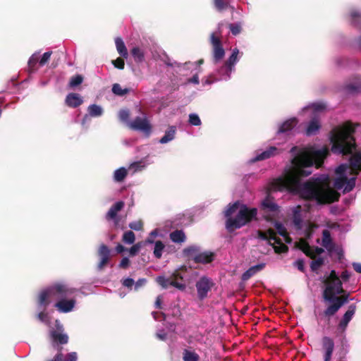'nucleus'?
<instances>
[{
  "label": "nucleus",
  "mask_w": 361,
  "mask_h": 361,
  "mask_svg": "<svg viewBox=\"0 0 361 361\" xmlns=\"http://www.w3.org/2000/svg\"><path fill=\"white\" fill-rule=\"evenodd\" d=\"M238 54L239 50L237 48L232 50L231 56L219 71L221 75V80H227L231 78V74L234 71L235 66L239 61Z\"/></svg>",
  "instance_id": "9b49d317"
},
{
  "label": "nucleus",
  "mask_w": 361,
  "mask_h": 361,
  "mask_svg": "<svg viewBox=\"0 0 361 361\" xmlns=\"http://www.w3.org/2000/svg\"><path fill=\"white\" fill-rule=\"evenodd\" d=\"M157 338L161 341H165L166 339V334L163 331H159L156 334Z\"/></svg>",
  "instance_id": "052dcab7"
},
{
  "label": "nucleus",
  "mask_w": 361,
  "mask_h": 361,
  "mask_svg": "<svg viewBox=\"0 0 361 361\" xmlns=\"http://www.w3.org/2000/svg\"><path fill=\"white\" fill-rule=\"evenodd\" d=\"M98 254L100 257V261L98 264V268L102 269L109 262L110 250L105 245H102L99 248Z\"/></svg>",
  "instance_id": "393cba45"
},
{
  "label": "nucleus",
  "mask_w": 361,
  "mask_h": 361,
  "mask_svg": "<svg viewBox=\"0 0 361 361\" xmlns=\"http://www.w3.org/2000/svg\"><path fill=\"white\" fill-rule=\"evenodd\" d=\"M143 245H146L144 242H139L133 245L129 250V252L131 255H135Z\"/></svg>",
  "instance_id": "a19ab883"
},
{
  "label": "nucleus",
  "mask_w": 361,
  "mask_h": 361,
  "mask_svg": "<svg viewBox=\"0 0 361 361\" xmlns=\"http://www.w3.org/2000/svg\"><path fill=\"white\" fill-rule=\"evenodd\" d=\"M290 152L293 155L290 165L281 177L273 180L271 191L293 192L317 204L338 200L340 195L331 187V178L328 175H321L303 184L300 183V178L312 173L311 169L314 165L316 168L322 166L329 154L328 148L316 145L302 148L293 147Z\"/></svg>",
  "instance_id": "f257e3e1"
},
{
  "label": "nucleus",
  "mask_w": 361,
  "mask_h": 361,
  "mask_svg": "<svg viewBox=\"0 0 361 361\" xmlns=\"http://www.w3.org/2000/svg\"><path fill=\"white\" fill-rule=\"evenodd\" d=\"M348 296H343L342 298L339 297H333V300L331 302H337L338 304H341L342 306L348 302Z\"/></svg>",
  "instance_id": "864d4df0"
},
{
  "label": "nucleus",
  "mask_w": 361,
  "mask_h": 361,
  "mask_svg": "<svg viewBox=\"0 0 361 361\" xmlns=\"http://www.w3.org/2000/svg\"><path fill=\"white\" fill-rule=\"evenodd\" d=\"M78 355L77 353L73 352L68 354L66 361H77Z\"/></svg>",
  "instance_id": "6e6d98bb"
},
{
  "label": "nucleus",
  "mask_w": 361,
  "mask_h": 361,
  "mask_svg": "<svg viewBox=\"0 0 361 361\" xmlns=\"http://www.w3.org/2000/svg\"><path fill=\"white\" fill-rule=\"evenodd\" d=\"M350 15L352 20L354 23H355V20H354L355 18H356V17L361 18L360 13L357 11H355V10L352 11L350 12Z\"/></svg>",
  "instance_id": "bf43d9fd"
},
{
  "label": "nucleus",
  "mask_w": 361,
  "mask_h": 361,
  "mask_svg": "<svg viewBox=\"0 0 361 361\" xmlns=\"http://www.w3.org/2000/svg\"><path fill=\"white\" fill-rule=\"evenodd\" d=\"M112 92L116 95L123 96L129 92V90L128 88L123 89L119 84L116 83L113 85Z\"/></svg>",
  "instance_id": "c9c22d12"
},
{
  "label": "nucleus",
  "mask_w": 361,
  "mask_h": 361,
  "mask_svg": "<svg viewBox=\"0 0 361 361\" xmlns=\"http://www.w3.org/2000/svg\"><path fill=\"white\" fill-rule=\"evenodd\" d=\"M129 264V259L127 257H124L120 262L119 267L121 268H126Z\"/></svg>",
  "instance_id": "13d9d810"
},
{
  "label": "nucleus",
  "mask_w": 361,
  "mask_h": 361,
  "mask_svg": "<svg viewBox=\"0 0 361 361\" xmlns=\"http://www.w3.org/2000/svg\"><path fill=\"white\" fill-rule=\"evenodd\" d=\"M114 66L118 69H123L124 68V61L122 59L118 58L115 61H112Z\"/></svg>",
  "instance_id": "3c124183"
},
{
  "label": "nucleus",
  "mask_w": 361,
  "mask_h": 361,
  "mask_svg": "<svg viewBox=\"0 0 361 361\" xmlns=\"http://www.w3.org/2000/svg\"><path fill=\"white\" fill-rule=\"evenodd\" d=\"M214 286L212 280L207 276L201 277L196 283V288L199 299L203 300L207 297L208 293Z\"/></svg>",
  "instance_id": "a211bd4d"
},
{
  "label": "nucleus",
  "mask_w": 361,
  "mask_h": 361,
  "mask_svg": "<svg viewBox=\"0 0 361 361\" xmlns=\"http://www.w3.org/2000/svg\"><path fill=\"white\" fill-rule=\"evenodd\" d=\"M352 265L356 272L361 274V263L353 262Z\"/></svg>",
  "instance_id": "e2e57ef3"
},
{
  "label": "nucleus",
  "mask_w": 361,
  "mask_h": 361,
  "mask_svg": "<svg viewBox=\"0 0 361 361\" xmlns=\"http://www.w3.org/2000/svg\"><path fill=\"white\" fill-rule=\"evenodd\" d=\"M135 240V236L133 231H126L123 235V241L126 244H133Z\"/></svg>",
  "instance_id": "4c0bfd02"
},
{
  "label": "nucleus",
  "mask_w": 361,
  "mask_h": 361,
  "mask_svg": "<svg viewBox=\"0 0 361 361\" xmlns=\"http://www.w3.org/2000/svg\"><path fill=\"white\" fill-rule=\"evenodd\" d=\"M124 206V203L121 201L116 202L109 210L106 215L108 220H114L115 226H118L119 220L116 217L117 214L120 212Z\"/></svg>",
  "instance_id": "4be33fe9"
},
{
  "label": "nucleus",
  "mask_w": 361,
  "mask_h": 361,
  "mask_svg": "<svg viewBox=\"0 0 361 361\" xmlns=\"http://www.w3.org/2000/svg\"><path fill=\"white\" fill-rule=\"evenodd\" d=\"M354 131L355 126L350 123L334 128L330 135L331 151L335 154H352L355 147Z\"/></svg>",
  "instance_id": "20e7f679"
},
{
  "label": "nucleus",
  "mask_w": 361,
  "mask_h": 361,
  "mask_svg": "<svg viewBox=\"0 0 361 361\" xmlns=\"http://www.w3.org/2000/svg\"><path fill=\"white\" fill-rule=\"evenodd\" d=\"M128 126L134 130L140 131L147 135H149L151 132V125L145 114L128 122Z\"/></svg>",
  "instance_id": "dca6fc26"
},
{
  "label": "nucleus",
  "mask_w": 361,
  "mask_h": 361,
  "mask_svg": "<svg viewBox=\"0 0 361 361\" xmlns=\"http://www.w3.org/2000/svg\"><path fill=\"white\" fill-rule=\"evenodd\" d=\"M161 296H158L155 301V307L157 308H161Z\"/></svg>",
  "instance_id": "69168bd1"
},
{
  "label": "nucleus",
  "mask_w": 361,
  "mask_h": 361,
  "mask_svg": "<svg viewBox=\"0 0 361 361\" xmlns=\"http://www.w3.org/2000/svg\"><path fill=\"white\" fill-rule=\"evenodd\" d=\"M322 234H323L322 245L326 250L331 251L332 250L333 245H332V243H331L330 233L328 230H324Z\"/></svg>",
  "instance_id": "72a5a7b5"
},
{
  "label": "nucleus",
  "mask_w": 361,
  "mask_h": 361,
  "mask_svg": "<svg viewBox=\"0 0 361 361\" xmlns=\"http://www.w3.org/2000/svg\"><path fill=\"white\" fill-rule=\"evenodd\" d=\"M176 277H179V273L178 271H176L173 274V278ZM156 281L163 288H167L170 286H174L179 290H183L185 288V286L183 283L177 282L173 279H166L162 276H158Z\"/></svg>",
  "instance_id": "aec40b11"
},
{
  "label": "nucleus",
  "mask_w": 361,
  "mask_h": 361,
  "mask_svg": "<svg viewBox=\"0 0 361 361\" xmlns=\"http://www.w3.org/2000/svg\"><path fill=\"white\" fill-rule=\"evenodd\" d=\"M90 117L91 116L88 114L85 115V116H84V118H82V125L84 126L86 123L89 122Z\"/></svg>",
  "instance_id": "338daca9"
},
{
  "label": "nucleus",
  "mask_w": 361,
  "mask_h": 361,
  "mask_svg": "<svg viewBox=\"0 0 361 361\" xmlns=\"http://www.w3.org/2000/svg\"><path fill=\"white\" fill-rule=\"evenodd\" d=\"M326 288L324 290L323 297L324 300L331 302L333 297L343 292L342 282L336 274V271L332 270L328 277L324 280Z\"/></svg>",
  "instance_id": "6e6552de"
},
{
  "label": "nucleus",
  "mask_w": 361,
  "mask_h": 361,
  "mask_svg": "<svg viewBox=\"0 0 361 361\" xmlns=\"http://www.w3.org/2000/svg\"><path fill=\"white\" fill-rule=\"evenodd\" d=\"M227 218L226 227L229 231L240 228L250 222L257 215V209L249 208L236 202L229 204L224 212Z\"/></svg>",
  "instance_id": "39448f33"
},
{
  "label": "nucleus",
  "mask_w": 361,
  "mask_h": 361,
  "mask_svg": "<svg viewBox=\"0 0 361 361\" xmlns=\"http://www.w3.org/2000/svg\"><path fill=\"white\" fill-rule=\"evenodd\" d=\"M275 226L282 239L279 238L276 233L271 229L265 231H258V237L262 240H267L273 247L276 253L285 252L288 249L285 243H290L291 239L288 235L286 228L281 224L276 223Z\"/></svg>",
  "instance_id": "423d86ee"
},
{
  "label": "nucleus",
  "mask_w": 361,
  "mask_h": 361,
  "mask_svg": "<svg viewBox=\"0 0 361 361\" xmlns=\"http://www.w3.org/2000/svg\"><path fill=\"white\" fill-rule=\"evenodd\" d=\"M149 164L150 162L149 161L147 157L130 163L127 168L129 175L133 176L137 173L144 171Z\"/></svg>",
  "instance_id": "412c9836"
},
{
  "label": "nucleus",
  "mask_w": 361,
  "mask_h": 361,
  "mask_svg": "<svg viewBox=\"0 0 361 361\" xmlns=\"http://www.w3.org/2000/svg\"><path fill=\"white\" fill-rule=\"evenodd\" d=\"M283 143L276 140L275 145L269 146L264 150H258L255 155L249 161L250 163H254L259 161L266 160L280 154L284 149L282 147Z\"/></svg>",
  "instance_id": "9d476101"
},
{
  "label": "nucleus",
  "mask_w": 361,
  "mask_h": 361,
  "mask_svg": "<svg viewBox=\"0 0 361 361\" xmlns=\"http://www.w3.org/2000/svg\"><path fill=\"white\" fill-rule=\"evenodd\" d=\"M355 305H351L349 306L348 311L344 314L342 319L339 323V328L343 331L345 329L348 323L355 314Z\"/></svg>",
  "instance_id": "a878e982"
},
{
  "label": "nucleus",
  "mask_w": 361,
  "mask_h": 361,
  "mask_svg": "<svg viewBox=\"0 0 361 361\" xmlns=\"http://www.w3.org/2000/svg\"><path fill=\"white\" fill-rule=\"evenodd\" d=\"M176 129L174 126H171L168 130L166 131L165 135L160 139L161 144H166L172 141L175 138Z\"/></svg>",
  "instance_id": "c85d7f7f"
},
{
  "label": "nucleus",
  "mask_w": 361,
  "mask_h": 361,
  "mask_svg": "<svg viewBox=\"0 0 361 361\" xmlns=\"http://www.w3.org/2000/svg\"><path fill=\"white\" fill-rule=\"evenodd\" d=\"M341 277L343 281H346L350 278V274L348 273V271H345L342 272Z\"/></svg>",
  "instance_id": "0e129e2a"
},
{
  "label": "nucleus",
  "mask_w": 361,
  "mask_h": 361,
  "mask_svg": "<svg viewBox=\"0 0 361 361\" xmlns=\"http://www.w3.org/2000/svg\"><path fill=\"white\" fill-rule=\"evenodd\" d=\"M115 44L118 53L123 58H128V53L123 39L119 37L116 38Z\"/></svg>",
  "instance_id": "c756f323"
},
{
  "label": "nucleus",
  "mask_w": 361,
  "mask_h": 361,
  "mask_svg": "<svg viewBox=\"0 0 361 361\" xmlns=\"http://www.w3.org/2000/svg\"><path fill=\"white\" fill-rule=\"evenodd\" d=\"M129 227L134 231H141L143 223L141 220L135 221L129 224Z\"/></svg>",
  "instance_id": "c03bdc74"
},
{
  "label": "nucleus",
  "mask_w": 361,
  "mask_h": 361,
  "mask_svg": "<svg viewBox=\"0 0 361 361\" xmlns=\"http://www.w3.org/2000/svg\"><path fill=\"white\" fill-rule=\"evenodd\" d=\"M183 360L184 361H197L198 355L191 351L185 350L183 353Z\"/></svg>",
  "instance_id": "58836bf2"
},
{
  "label": "nucleus",
  "mask_w": 361,
  "mask_h": 361,
  "mask_svg": "<svg viewBox=\"0 0 361 361\" xmlns=\"http://www.w3.org/2000/svg\"><path fill=\"white\" fill-rule=\"evenodd\" d=\"M134 283H135V281L131 278L125 279L123 280V282H122V284L128 288H132L133 286H134Z\"/></svg>",
  "instance_id": "603ef678"
},
{
  "label": "nucleus",
  "mask_w": 361,
  "mask_h": 361,
  "mask_svg": "<svg viewBox=\"0 0 361 361\" xmlns=\"http://www.w3.org/2000/svg\"><path fill=\"white\" fill-rule=\"evenodd\" d=\"M157 236H161L159 229L156 228L152 231L148 237L145 240V245H154L152 250L153 255L155 258L160 259L163 255V252L165 250V244L161 240H155V238Z\"/></svg>",
  "instance_id": "f8f14e48"
},
{
  "label": "nucleus",
  "mask_w": 361,
  "mask_h": 361,
  "mask_svg": "<svg viewBox=\"0 0 361 361\" xmlns=\"http://www.w3.org/2000/svg\"><path fill=\"white\" fill-rule=\"evenodd\" d=\"M56 329L50 330V336L53 342L65 344L68 343L67 334L63 333V326L59 320L55 322Z\"/></svg>",
  "instance_id": "6ab92c4d"
},
{
  "label": "nucleus",
  "mask_w": 361,
  "mask_h": 361,
  "mask_svg": "<svg viewBox=\"0 0 361 361\" xmlns=\"http://www.w3.org/2000/svg\"><path fill=\"white\" fill-rule=\"evenodd\" d=\"M322 346L324 351V361H330L334 348L333 340L329 337H324L322 339Z\"/></svg>",
  "instance_id": "b1692460"
},
{
  "label": "nucleus",
  "mask_w": 361,
  "mask_h": 361,
  "mask_svg": "<svg viewBox=\"0 0 361 361\" xmlns=\"http://www.w3.org/2000/svg\"><path fill=\"white\" fill-rule=\"evenodd\" d=\"M51 54V51H47L44 53L41 59L39 61V63L41 66H44L49 61Z\"/></svg>",
  "instance_id": "49530a36"
},
{
  "label": "nucleus",
  "mask_w": 361,
  "mask_h": 361,
  "mask_svg": "<svg viewBox=\"0 0 361 361\" xmlns=\"http://www.w3.org/2000/svg\"><path fill=\"white\" fill-rule=\"evenodd\" d=\"M295 267L300 271L304 270V263L302 260L298 259L294 263Z\"/></svg>",
  "instance_id": "4d7b16f0"
},
{
  "label": "nucleus",
  "mask_w": 361,
  "mask_h": 361,
  "mask_svg": "<svg viewBox=\"0 0 361 361\" xmlns=\"http://www.w3.org/2000/svg\"><path fill=\"white\" fill-rule=\"evenodd\" d=\"M229 29L233 35H237L241 32V25L240 23L230 24Z\"/></svg>",
  "instance_id": "a18cd8bd"
},
{
  "label": "nucleus",
  "mask_w": 361,
  "mask_h": 361,
  "mask_svg": "<svg viewBox=\"0 0 361 361\" xmlns=\"http://www.w3.org/2000/svg\"><path fill=\"white\" fill-rule=\"evenodd\" d=\"M147 281L145 279H140L134 283V289L135 290H137L140 288L145 286Z\"/></svg>",
  "instance_id": "5fc2aeb1"
},
{
  "label": "nucleus",
  "mask_w": 361,
  "mask_h": 361,
  "mask_svg": "<svg viewBox=\"0 0 361 361\" xmlns=\"http://www.w3.org/2000/svg\"><path fill=\"white\" fill-rule=\"evenodd\" d=\"M214 5L219 11L224 10L226 6V4L224 0H214Z\"/></svg>",
  "instance_id": "8fccbe9b"
},
{
  "label": "nucleus",
  "mask_w": 361,
  "mask_h": 361,
  "mask_svg": "<svg viewBox=\"0 0 361 361\" xmlns=\"http://www.w3.org/2000/svg\"><path fill=\"white\" fill-rule=\"evenodd\" d=\"M188 82L193 83V84H198L199 83V77L198 73H195L192 78L188 80Z\"/></svg>",
  "instance_id": "680f3d73"
},
{
  "label": "nucleus",
  "mask_w": 361,
  "mask_h": 361,
  "mask_svg": "<svg viewBox=\"0 0 361 361\" xmlns=\"http://www.w3.org/2000/svg\"><path fill=\"white\" fill-rule=\"evenodd\" d=\"M183 254L192 258L196 263L207 264L213 261L214 255L209 251L200 252V247L196 245H190L183 250Z\"/></svg>",
  "instance_id": "1a4fd4ad"
},
{
  "label": "nucleus",
  "mask_w": 361,
  "mask_h": 361,
  "mask_svg": "<svg viewBox=\"0 0 361 361\" xmlns=\"http://www.w3.org/2000/svg\"><path fill=\"white\" fill-rule=\"evenodd\" d=\"M301 249L302 251L311 258L313 259L311 263V269L313 271L317 270L320 266L324 263V259L322 257H317V255H319L323 252V249L321 247H310L307 243L304 241L301 242Z\"/></svg>",
  "instance_id": "ddd939ff"
},
{
  "label": "nucleus",
  "mask_w": 361,
  "mask_h": 361,
  "mask_svg": "<svg viewBox=\"0 0 361 361\" xmlns=\"http://www.w3.org/2000/svg\"><path fill=\"white\" fill-rule=\"evenodd\" d=\"M262 209L266 212H271L273 215L278 213L279 207L274 202L273 198L270 195H268L261 203Z\"/></svg>",
  "instance_id": "5701e85b"
},
{
  "label": "nucleus",
  "mask_w": 361,
  "mask_h": 361,
  "mask_svg": "<svg viewBox=\"0 0 361 361\" xmlns=\"http://www.w3.org/2000/svg\"><path fill=\"white\" fill-rule=\"evenodd\" d=\"M116 250L117 252L121 253V252H123L125 250V247L122 245L118 244L116 247Z\"/></svg>",
  "instance_id": "774afa93"
},
{
  "label": "nucleus",
  "mask_w": 361,
  "mask_h": 361,
  "mask_svg": "<svg viewBox=\"0 0 361 361\" xmlns=\"http://www.w3.org/2000/svg\"><path fill=\"white\" fill-rule=\"evenodd\" d=\"M75 292V289L65 283H56L39 292L37 298V318L48 324L49 317L44 312L47 307L53 301L56 300L54 306L59 312L68 313L74 309L76 300L68 298Z\"/></svg>",
  "instance_id": "f03ea898"
},
{
  "label": "nucleus",
  "mask_w": 361,
  "mask_h": 361,
  "mask_svg": "<svg viewBox=\"0 0 361 361\" xmlns=\"http://www.w3.org/2000/svg\"><path fill=\"white\" fill-rule=\"evenodd\" d=\"M103 109L97 104H91L87 108V114L91 117H99L103 114Z\"/></svg>",
  "instance_id": "7c9ffc66"
},
{
  "label": "nucleus",
  "mask_w": 361,
  "mask_h": 361,
  "mask_svg": "<svg viewBox=\"0 0 361 361\" xmlns=\"http://www.w3.org/2000/svg\"><path fill=\"white\" fill-rule=\"evenodd\" d=\"M170 239L176 243H181L185 240V233L182 231H175L170 233Z\"/></svg>",
  "instance_id": "473e14b6"
},
{
  "label": "nucleus",
  "mask_w": 361,
  "mask_h": 361,
  "mask_svg": "<svg viewBox=\"0 0 361 361\" xmlns=\"http://www.w3.org/2000/svg\"><path fill=\"white\" fill-rule=\"evenodd\" d=\"M128 175H129L128 169L126 167H120L114 171L113 179L116 183H121L124 180Z\"/></svg>",
  "instance_id": "cd10ccee"
},
{
  "label": "nucleus",
  "mask_w": 361,
  "mask_h": 361,
  "mask_svg": "<svg viewBox=\"0 0 361 361\" xmlns=\"http://www.w3.org/2000/svg\"><path fill=\"white\" fill-rule=\"evenodd\" d=\"M300 206H298L297 207H295L293 217L294 224L297 229L301 230L304 233L305 235H306L307 237H310L314 228H316V226L310 222L302 224L300 216Z\"/></svg>",
  "instance_id": "f3484780"
},
{
  "label": "nucleus",
  "mask_w": 361,
  "mask_h": 361,
  "mask_svg": "<svg viewBox=\"0 0 361 361\" xmlns=\"http://www.w3.org/2000/svg\"><path fill=\"white\" fill-rule=\"evenodd\" d=\"M82 97L78 93H70L66 98V104L70 107H78L82 104Z\"/></svg>",
  "instance_id": "bb28decb"
},
{
  "label": "nucleus",
  "mask_w": 361,
  "mask_h": 361,
  "mask_svg": "<svg viewBox=\"0 0 361 361\" xmlns=\"http://www.w3.org/2000/svg\"><path fill=\"white\" fill-rule=\"evenodd\" d=\"M359 171H361V149L352 154L350 165L342 164L335 169V188L343 192L351 191L355 187Z\"/></svg>",
  "instance_id": "7ed1b4c3"
},
{
  "label": "nucleus",
  "mask_w": 361,
  "mask_h": 361,
  "mask_svg": "<svg viewBox=\"0 0 361 361\" xmlns=\"http://www.w3.org/2000/svg\"><path fill=\"white\" fill-rule=\"evenodd\" d=\"M130 116L129 111L127 109H122L118 113L119 119L125 123H128V118Z\"/></svg>",
  "instance_id": "37998d69"
},
{
  "label": "nucleus",
  "mask_w": 361,
  "mask_h": 361,
  "mask_svg": "<svg viewBox=\"0 0 361 361\" xmlns=\"http://www.w3.org/2000/svg\"><path fill=\"white\" fill-rule=\"evenodd\" d=\"M131 54L136 61H142L144 59L143 51L139 47H134L131 50Z\"/></svg>",
  "instance_id": "e433bc0d"
},
{
  "label": "nucleus",
  "mask_w": 361,
  "mask_h": 361,
  "mask_svg": "<svg viewBox=\"0 0 361 361\" xmlns=\"http://www.w3.org/2000/svg\"><path fill=\"white\" fill-rule=\"evenodd\" d=\"M298 120L295 117H293L286 120L279 125L276 132L275 140L283 139V143L286 142L290 131L297 126Z\"/></svg>",
  "instance_id": "4468645a"
},
{
  "label": "nucleus",
  "mask_w": 361,
  "mask_h": 361,
  "mask_svg": "<svg viewBox=\"0 0 361 361\" xmlns=\"http://www.w3.org/2000/svg\"><path fill=\"white\" fill-rule=\"evenodd\" d=\"M264 267V264H257L250 267L248 270H247L242 276L243 280L246 281L249 279L251 276L255 274L257 271L262 270Z\"/></svg>",
  "instance_id": "2f4dec72"
},
{
  "label": "nucleus",
  "mask_w": 361,
  "mask_h": 361,
  "mask_svg": "<svg viewBox=\"0 0 361 361\" xmlns=\"http://www.w3.org/2000/svg\"><path fill=\"white\" fill-rule=\"evenodd\" d=\"M346 90L348 92H350V93L357 92H359L360 90H361V86L360 85L355 86L353 84H350L346 87Z\"/></svg>",
  "instance_id": "09e8293b"
},
{
  "label": "nucleus",
  "mask_w": 361,
  "mask_h": 361,
  "mask_svg": "<svg viewBox=\"0 0 361 361\" xmlns=\"http://www.w3.org/2000/svg\"><path fill=\"white\" fill-rule=\"evenodd\" d=\"M219 35L220 33L212 32L209 37V42L212 47V56L214 63H218L225 56V50Z\"/></svg>",
  "instance_id": "2eb2a0df"
},
{
  "label": "nucleus",
  "mask_w": 361,
  "mask_h": 361,
  "mask_svg": "<svg viewBox=\"0 0 361 361\" xmlns=\"http://www.w3.org/2000/svg\"><path fill=\"white\" fill-rule=\"evenodd\" d=\"M189 123L195 126H199L202 123L201 120L197 114H190L189 115Z\"/></svg>",
  "instance_id": "ea45409f"
},
{
  "label": "nucleus",
  "mask_w": 361,
  "mask_h": 361,
  "mask_svg": "<svg viewBox=\"0 0 361 361\" xmlns=\"http://www.w3.org/2000/svg\"><path fill=\"white\" fill-rule=\"evenodd\" d=\"M39 61V56L38 53L33 54L29 61H28V65L30 68H32L35 66V64Z\"/></svg>",
  "instance_id": "de8ad7c7"
},
{
  "label": "nucleus",
  "mask_w": 361,
  "mask_h": 361,
  "mask_svg": "<svg viewBox=\"0 0 361 361\" xmlns=\"http://www.w3.org/2000/svg\"><path fill=\"white\" fill-rule=\"evenodd\" d=\"M334 304L330 305L324 312L326 316H332L338 312V310L342 307L341 304H338L337 302H334Z\"/></svg>",
  "instance_id": "f704fd0d"
},
{
  "label": "nucleus",
  "mask_w": 361,
  "mask_h": 361,
  "mask_svg": "<svg viewBox=\"0 0 361 361\" xmlns=\"http://www.w3.org/2000/svg\"><path fill=\"white\" fill-rule=\"evenodd\" d=\"M82 77L81 75H75L74 77H73L70 82H69V85L71 87H75L79 85H80L82 82Z\"/></svg>",
  "instance_id": "79ce46f5"
},
{
  "label": "nucleus",
  "mask_w": 361,
  "mask_h": 361,
  "mask_svg": "<svg viewBox=\"0 0 361 361\" xmlns=\"http://www.w3.org/2000/svg\"><path fill=\"white\" fill-rule=\"evenodd\" d=\"M326 106L324 103L317 102L311 104L301 110V114H308L311 119L305 127V134L307 136L316 135L321 126V116L324 111Z\"/></svg>",
  "instance_id": "0eeeda50"
}]
</instances>
